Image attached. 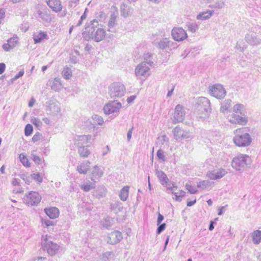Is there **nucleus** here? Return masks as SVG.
I'll return each instance as SVG.
<instances>
[{
	"mask_svg": "<svg viewBox=\"0 0 261 261\" xmlns=\"http://www.w3.org/2000/svg\"><path fill=\"white\" fill-rule=\"evenodd\" d=\"M98 25V21L94 19L91 22V24L85 28V31L83 32V35L86 40L89 41L91 39L95 42H98L105 38L106 32L103 29H96Z\"/></svg>",
	"mask_w": 261,
	"mask_h": 261,
	"instance_id": "1",
	"label": "nucleus"
},
{
	"mask_svg": "<svg viewBox=\"0 0 261 261\" xmlns=\"http://www.w3.org/2000/svg\"><path fill=\"white\" fill-rule=\"evenodd\" d=\"M245 128H239L235 130L236 136L233 137L234 143L239 147H246L250 145L252 138L250 135L244 133Z\"/></svg>",
	"mask_w": 261,
	"mask_h": 261,
	"instance_id": "2",
	"label": "nucleus"
},
{
	"mask_svg": "<svg viewBox=\"0 0 261 261\" xmlns=\"http://www.w3.org/2000/svg\"><path fill=\"white\" fill-rule=\"evenodd\" d=\"M251 163V159L248 155L240 154L233 159L231 166L237 171H243Z\"/></svg>",
	"mask_w": 261,
	"mask_h": 261,
	"instance_id": "3",
	"label": "nucleus"
},
{
	"mask_svg": "<svg viewBox=\"0 0 261 261\" xmlns=\"http://www.w3.org/2000/svg\"><path fill=\"white\" fill-rule=\"evenodd\" d=\"M125 92V86L119 82L113 83L109 87V94L112 98L121 97L124 96Z\"/></svg>",
	"mask_w": 261,
	"mask_h": 261,
	"instance_id": "4",
	"label": "nucleus"
},
{
	"mask_svg": "<svg viewBox=\"0 0 261 261\" xmlns=\"http://www.w3.org/2000/svg\"><path fill=\"white\" fill-rule=\"evenodd\" d=\"M153 64L151 60L143 61L138 64L135 68V74L137 76L147 77L150 75V68Z\"/></svg>",
	"mask_w": 261,
	"mask_h": 261,
	"instance_id": "5",
	"label": "nucleus"
},
{
	"mask_svg": "<svg viewBox=\"0 0 261 261\" xmlns=\"http://www.w3.org/2000/svg\"><path fill=\"white\" fill-rule=\"evenodd\" d=\"M42 247L44 250L51 256H54L58 252L59 246L51 241H49L47 238V236L45 237H42Z\"/></svg>",
	"mask_w": 261,
	"mask_h": 261,
	"instance_id": "6",
	"label": "nucleus"
},
{
	"mask_svg": "<svg viewBox=\"0 0 261 261\" xmlns=\"http://www.w3.org/2000/svg\"><path fill=\"white\" fill-rule=\"evenodd\" d=\"M162 35L161 33H156L152 35L153 43L159 49H164L168 47L169 39L165 38L161 39Z\"/></svg>",
	"mask_w": 261,
	"mask_h": 261,
	"instance_id": "7",
	"label": "nucleus"
},
{
	"mask_svg": "<svg viewBox=\"0 0 261 261\" xmlns=\"http://www.w3.org/2000/svg\"><path fill=\"white\" fill-rule=\"evenodd\" d=\"M211 94L218 99L223 98L226 95V91L221 84H215L210 88Z\"/></svg>",
	"mask_w": 261,
	"mask_h": 261,
	"instance_id": "8",
	"label": "nucleus"
},
{
	"mask_svg": "<svg viewBox=\"0 0 261 261\" xmlns=\"http://www.w3.org/2000/svg\"><path fill=\"white\" fill-rule=\"evenodd\" d=\"M186 112L184 107L180 105L176 106L173 117V123H177L182 122L185 117Z\"/></svg>",
	"mask_w": 261,
	"mask_h": 261,
	"instance_id": "9",
	"label": "nucleus"
},
{
	"mask_svg": "<svg viewBox=\"0 0 261 261\" xmlns=\"http://www.w3.org/2000/svg\"><path fill=\"white\" fill-rule=\"evenodd\" d=\"M174 139L177 141L188 139L190 137L189 132L182 129L179 125L174 127L172 130Z\"/></svg>",
	"mask_w": 261,
	"mask_h": 261,
	"instance_id": "10",
	"label": "nucleus"
},
{
	"mask_svg": "<svg viewBox=\"0 0 261 261\" xmlns=\"http://www.w3.org/2000/svg\"><path fill=\"white\" fill-rule=\"evenodd\" d=\"M122 107L120 102L111 101L106 104L103 107V111L106 114L117 113Z\"/></svg>",
	"mask_w": 261,
	"mask_h": 261,
	"instance_id": "11",
	"label": "nucleus"
},
{
	"mask_svg": "<svg viewBox=\"0 0 261 261\" xmlns=\"http://www.w3.org/2000/svg\"><path fill=\"white\" fill-rule=\"evenodd\" d=\"M173 39L176 41H182L186 39L188 36L185 30L182 28H174L171 31Z\"/></svg>",
	"mask_w": 261,
	"mask_h": 261,
	"instance_id": "12",
	"label": "nucleus"
},
{
	"mask_svg": "<svg viewBox=\"0 0 261 261\" xmlns=\"http://www.w3.org/2000/svg\"><path fill=\"white\" fill-rule=\"evenodd\" d=\"M245 40L250 45L257 46L261 44V39L255 32H250L247 33L245 37Z\"/></svg>",
	"mask_w": 261,
	"mask_h": 261,
	"instance_id": "13",
	"label": "nucleus"
},
{
	"mask_svg": "<svg viewBox=\"0 0 261 261\" xmlns=\"http://www.w3.org/2000/svg\"><path fill=\"white\" fill-rule=\"evenodd\" d=\"M198 105L199 109H203L205 112V117H206L211 112V103L208 98L205 97H199Z\"/></svg>",
	"mask_w": 261,
	"mask_h": 261,
	"instance_id": "14",
	"label": "nucleus"
},
{
	"mask_svg": "<svg viewBox=\"0 0 261 261\" xmlns=\"http://www.w3.org/2000/svg\"><path fill=\"white\" fill-rule=\"evenodd\" d=\"M240 114H232L229 117V121L232 123L244 125L248 122V118L244 115L240 116Z\"/></svg>",
	"mask_w": 261,
	"mask_h": 261,
	"instance_id": "15",
	"label": "nucleus"
},
{
	"mask_svg": "<svg viewBox=\"0 0 261 261\" xmlns=\"http://www.w3.org/2000/svg\"><path fill=\"white\" fill-rule=\"evenodd\" d=\"M93 139L90 135H81L77 136L75 138V144L79 147L81 146L88 145V143H91V140Z\"/></svg>",
	"mask_w": 261,
	"mask_h": 261,
	"instance_id": "16",
	"label": "nucleus"
},
{
	"mask_svg": "<svg viewBox=\"0 0 261 261\" xmlns=\"http://www.w3.org/2000/svg\"><path fill=\"white\" fill-rule=\"evenodd\" d=\"M27 203L32 205H35L38 204L41 199L40 195L36 192H30L27 196Z\"/></svg>",
	"mask_w": 261,
	"mask_h": 261,
	"instance_id": "17",
	"label": "nucleus"
},
{
	"mask_svg": "<svg viewBox=\"0 0 261 261\" xmlns=\"http://www.w3.org/2000/svg\"><path fill=\"white\" fill-rule=\"evenodd\" d=\"M121 233L119 231H115L110 233L108 236V243L110 244H116L122 239Z\"/></svg>",
	"mask_w": 261,
	"mask_h": 261,
	"instance_id": "18",
	"label": "nucleus"
},
{
	"mask_svg": "<svg viewBox=\"0 0 261 261\" xmlns=\"http://www.w3.org/2000/svg\"><path fill=\"white\" fill-rule=\"evenodd\" d=\"M48 7L55 12L61 11L62 5L60 0H46Z\"/></svg>",
	"mask_w": 261,
	"mask_h": 261,
	"instance_id": "19",
	"label": "nucleus"
},
{
	"mask_svg": "<svg viewBox=\"0 0 261 261\" xmlns=\"http://www.w3.org/2000/svg\"><path fill=\"white\" fill-rule=\"evenodd\" d=\"M226 172L224 169H220L217 171H213L212 172L209 173L207 174V177L211 179L215 180L217 179H220L223 177L226 174Z\"/></svg>",
	"mask_w": 261,
	"mask_h": 261,
	"instance_id": "20",
	"label": "nucleus"
},
{
	"mask_svg": "<svg viewBox=\"0 0 261 261\" xmlns=\"http://www.w3.org/2000/svg\"><path fill=\"white\" fill-rule=\"evenodd\" d=\"M177 187L176 186H175L174 184H173L172 187H168L167 190H169L172 192V194L175 196V199L176 201H181L182 198L185 195L186 192L184 191H180L179 193L178 194L177 192H175V191L176 190Z\"/></svg>",
	"mask_w": 261,
	"mask_h": 261,
	"instance_id": "21",
	"label": "nucleus"
},
{
	"mask_svg": "<svg viewBox=\"0 0 261 261\" xmlns=\"http://www.w3.org/2000/svg\"><path fill=\"white\" fill-rule=\"evenodd\" d=\"M46 214L51 219H56L59 215V210L56 207H50L45 209Z\"/></svg>",
	"mask_w": 261,
	"mask_h": 261,
	"instance_id": "22",
	"label": "nucleus"
},
{
	"mask_svg": "<svg viewBox=\"0 0 261 261\" xmlns=\"http://www.w3.org/2000/svg\"><path fill=\"white\" fill-rule=\"evenodd\" d=\"M103 170L97 166H95L91 173V180L95 182V180L98 179L103 175Z\"/></svg>",
	"mask_w": 261,
	"mask_h": 261,
	"instance_id": "23",
	"label": "nucleus"
},
{
	"mask_svg": "<svg viewBox=\"0 0 261 261\" xmlns=\"http://www.w3.org/2000/svg\"><path fill=\"white\" fill-rule=\"evenodd\" d=\"M132 8L126 5L123 3L120 7V12L121 15L124 17H127L129 16L132 13Z\"/></svg>",
	"mask_w": 261,
	"mask_h": 261,
	"instance_id": "24",
	"label": "nucleus"
},
{
	"mask_svg": "<svg viewBox=\"0 0 261 261\" xmlns=\"http://www.w3.org/2000/svg\"><path fill=\"white\" fill-rule=\"evenodd\" d=\"M91 163L89 161L83 162L77 166V171L81 174H86L90 168Z\"/></svg>",
	"mask_w": 261,
	"mask_h": 261,
	"instance_id": "25",
	"label": "nucleus"
},
{
	"mask_svg": "<svg viewBox=\"0 0 261 261\" xmlns=\"http://www.w3.org/2000/svg\"><path fill=\"white\" fill-rule=\"evenodd\" d=\"M214 13L213 11L207 10L200 12L196 16L197 20H205L208 19L213 15Z\"/></svg>",
	"mask_w": 261,
	"mask_h": 261,
	"instance_id": "26",
	"label": "nucleus"
},
{
	"mask_svg": "<svg viewBox=\"0 0 261 261\" xmlns=\"http://www.w3.org/2000/svg\"><path fill=\"white\" fill-rule=\"evenodd\" d=\"M231 100L230 99L225 100L221 104L220 111L223 113L229 112L230 111Z\"/></svg>",
	"mask_w": 261,
	"mask_h": 261,
	"instance_id": "27",
	"label": "nucleus"
},
{
	"mask_svg": "<svg viewBox=\"0 0 261 261\" xmlns=\"http://www.w3.org/2000/svg\"><path fill=\"white\" fill-rule=\"evenodd\" d=\"M110 209L116 214H117L118 212L122 211L123 207L122 203L117 201L111 204Z\"/></svg>",
	"mask_w": 261,
	"mask_h": 261,
	"instance_id": "28",
	"label": "nucleus"
},
{
	"mask_svg": "<svg viewBox=\"0 0 261 261\" xmlns=\"http://www.w3.org/2000/svg\"><path fill=\"white\" fill-rule=\"evenodd\" d=\"M49 114L52 115H57L60 112V107L59 103H52L49 106Z\"/></svg>",
	"mask_w": 261,
	"mask_h": 261,
	"instance_id": "29",
	"label": "nucleus"
},
{
	"mask_svg": "<svg viewBox=\"0 0 261 261\" xmlns=\"http://www.w3.org/2000/svg\"><path fill=\"white\" fill-rule=\"evenodd\" d=\"M214 182L208 180H204L197 184V188L200 190H204L212 187Z\"/></svg>",
	"mask_w": 261,
	"mask_h": 261,
	"instance_id": "30",
	"label": "nucleus"
},
{
	"mask_svg": "<svg viewBox=\"0 0 261 261\" xmlns=\"http://www.w3.org/2000/svg\"><path fill=\"white\" fill-rule=\"evenodd\" d=\"M156 175H157L162 185H165L167 184L168 181V178L163 171L156 170Z\"/></svg>",
	"mask_w": 261,
	"mask_h": 261,
	"instance_id": "31",
	"label": "nucleus"
},
{
	"mask_svg": "<svg viewBox=\"0 0 261 261\" xmlns=\"http://www.w3.org/2000/svg\"><path fill=\"white\" fill-rule=\"evenodd\" d=\"M89 145L81 146L78 148V152L82 158H87L90 153V151L88 149Z\"/></svg>",
	"mask_w": 261,
	"mask_h": 261,
	"instance_id": "32",
	"label": "nucleus"
},
{
	"mask_svg": "<svg viewBox=\"0 0 261 261\" xmlns=\"http://www.w3.org/2000/svg\"><path fill=\"white\" fill-rule=\"evenodd\" d=\"M61 80L59 77H56L51 86V89L56 91H58L62 88Z\"/></svg>",
	"mask_w": 261,
	"mask_h": 261,
	"instance_id": "33",
	"label": "nucleus"
},
{
	"mask_svg": "<svg viewBox=\"0 0 261 261\" xmlns=\"http://www.w3.org/2000/svg\"><path fill=\"white\" fill-rule=\"evenodd\" d=\"M129 192V187L124 186L120 191L119 193V197L121 200L125 201L126 200Z\"/></svg>",
	"mask_w": 261,
	"mask_h": 261,
	"instance_id": "34",
	"label": "nucleus"
},
{
	"mask_svg": "<svg viewBox=\"0 0 261 261\" xmlns=\"http://www.w3.org/2000/svg\"><path fill=\"white\" fill-rule=\"evenodd\" d=\"M46 37L47 34L45 32H40L37 34H34L33 39L35 43H40L44 39L46 38Z\"/></svg>",
	"mask_w": 261,
	"mask_h": 261,
	"instance_id": "35",
	"label": "nucleus"
},
{
	"mask_svg": "<svg viewBox=\"0 0 261 261\" xmlns=\"http://www.w3.org/2000/svg\"><path fill=\"white\" fill-rule=\"evenodd\" d=\"M252 241L254 244H258L261 241V231L257 230L252 233Z\"/></svg>",
	"mask_w": 261,
	"mask_h": 261,
	"instance_id": "36",
	"label": "nucleus"
},
{
	"mask_svg": "<svg viewBox=\"0 0 261 261\" xmlns=\"http://www.w3.org/2000/svg\"><path fill=\"white\" fill-rule=\"evenodd\" d=\"M118 16V12H113L111 13L110 18L108 22L109 28H113L116 24V19Z\"/></svg>",
	"mask_w": 261,
	"mask_h": 261,
	"instance_id": "37",
	"label": "nucleus"
},
{
	"mask_svg": "<svg viewBox=\"0 0 261 261\" xmlns=\"http://www.w3.org/2000/svg\"><path fill=\"white\" fill-rule=\"evenodd\" d=\"M186 27L187 30L192 33H195L199 29V25L196 22H188Z\"/></svg>",
	"mask_w": 261,
	"mask_h": 261,
	"instance_id": "38",
	"label": "nucleus"
},
{
	"mask_svg": "<svg viewBox=\"0 0 261 261\" xmlns=\"http://www.w3.org/2000/svg\"><path fill=\"white\" fill-rule=\"evenodd\" d=\"M114 256V253L112 251H107L103 253L100 256V259L102 261H110V259Z\"/></svg>",
	"mask_w": 261,
	"mask_h": 261,
	"instance_id": "39",
	"label": "nucleus"
},
{
	"mask_svg": "<svg viewBox=\"0 0 261 261\" xmlns=\"http://www.w3.org/2000/svg\"><path fill=\"white\" fill-rule=\"evenodd\" d=\"M62 73L63 77L66 80H68L72 76L71 70L68 67H65L63 69Z\"/></svg>",
	"mask_w": 261,
	"mask_h": 261,
	"instance_id": "40",
	"label": "nucleus"
},
{
	"mask_svg": "<svg viewBox=\"0 0 261 261\" xmlns=\"http://www.w3.org/2000/svg\"><path fill=\"white\" fill-rule=\"evenodd\" d=\"M225 6V3L223 0H219L215 2L214 4L210 6L211 8H215L220 9L224 8Z\"/></svg>",
	"mask_w": 261,
	"mask_h": 261,
	"instance_id": "41",
	"label": "nucleus"
},
{
	"mask_svg": "<svg viewBox=\"0 0 261 261\" xmlns=\"http://www.w3.org/2000/svg\"><path fill=\"white\" fill-rule=\"evenodd\" d=\"M81 188L85 192H89L91 189L94 188V186L91 182H89L86 184L82 185Z\"/></svg>",
	"mask_w": 261,
	"mask_h": 261,
	"instance_id": "42",
	"label": "nucleus"
},
{
	"mask_svg": "<svg viewBox=\"0 0 261 261\" xmlns=\"http://www.w3.org/2000/svg\"><path fill=\"white\" fill-rule=\"evenodd\" d=\"M39 17L43 20L49 22L50 20V17L49 14L46 12H40L39 13Z\"/></svg>",
	"mask_w": 261,
	"mask_h": 261,
	"instance_id": "43",
	"label": "nucleus"
},
{
	"mask_svg": "<svg viewBox=\"0 0 261 261\" xmlns=\"http://www.w3.org/2000/svg\"><path fill=\"white\" fill-rule=\"evenodd\" d=\"M19 158L21 162L23 164V165L25 167H29L30 164L29 163V161L26 156L23 154L21 153L19 155Z\"/></svg>",
	"mask_w": 261,
	"mask_h": 261,
	"instance_id": "44",
	"label": "nucleus"
},
{
	"mask_svg": "<svg viewBox=\"0 0 261 261\" xmlns=\"http://www.w3.org/2000/svg\"><path fill=\"white\" fill-rule=\"evenodd\" d=\"M33 130V126L30 124H28L24 129V134L26 136H30Z\"/></svg>",
	"mask_w": 261,
	"mask_h": 261,
	"instance_id": "45",
	"label": "nucleus"
},
{
	"mask_svg": "<svg viewBox=\"0 0 261 261\" xmlns=\"http://www.w3.org/2000/svg\"><path fill=\"white\" fill-rule=\"evenodd\" d=\"M243 106L241 104H237L234 106L233 108V114H242L241 110L243 109Z\"/></svg>",
	"mask_w": 261,
	"mask_h": 261,
	"instance_id": "46",
	"label": "nucleus"
},
{
	"mask_svg": "<svg viewBox=\"0 0 261 261\" xmlns=\"http://www.w3.org/2000/svg\"><path fill=\"white\" fill-rule=\"evenodd\" d=\"M92 118L94 122H97L98 125H101L103 123V119L100 116L95 115L93 116Z\"/></svg>",
	"mask_w": 261,
	"mask_h": 261,
	"instance_id": "47",
	"label": "nucleus"
},
{
	"mask_svg": "<svg viewBox=\"0 0 261 261\" xmlns=\"http://www.w3.org/2000/svg\"><path fill=\"white\" fill-rule=\"evenodd\" d=\"M32 178L40 183L42 181V178L41 177L39 173H35L31 175Z\"/></svg>",
	"mask_w": 261,
	"mask_h": 261,
	"instance_id": "48",
	"label": "nucleus"
},
{
	"mask_svg": "<svg viewBox=\"0 0 261 261\" xmlns=\"http://www.w3.org/2000/svg\"><path fill=\"white\" fill-rule=\"evenodd\" d=\"M20 177L25 181V182L28 185H29L32 181V176H27L25 174H23L21 175Z\"/></svg>",
	"mask_w": 261,
	"mask_h": 261,
	"instance_id": "49",
	"label": "nucleus"
},
{
	"mask_svg": "<svg viewBox=\"0 0 261 261\" xmlns=\"http://www.w3.org/2000/svg\"><path fill=\"white\" fill-rule=\"evenodd\" d=\"M186 188L187 189L191 194H196L197 192V190L196 188L191 185L188 184L186 185Z\"/></svg>",
	"mask_w": 261,
	"mask_h": 261,
	"instance_id": "50",
	"label": "nucleus"
},
{
	"mask_svg": "<svg viewBox=\"0 0 261 261\" xmlns=\"http://www.w3.org/2000/svg\"><path fill=\"white\" fill-rule=\"evenodd\" d=\"M102 225L107 228H109L111 226V222H110V218H107L102 221Z\"/></svg>",
	"mask_w": 261,
	"mask_h": 261,
	"instance_id": "51",
	"label": "nucleus"
},
{
	"mask_svg": "<svg viewBox=\"0 0 261 261\" xmlns=\"http://www.w3.org/2000/svg\"><path fill=\"white\" fill-rule=\"evenodd\" d=\"M156 155H157V156L158 157V158L160 160H161L162 161L164 162L165 161V155H164V152L162 150L159 149L157 151Z\"/></svg>",
	"mask_w": 261,
	"mask_h": 261,
	"instance_id": "52",
	"label": "nucleus"
},
{
	"mask_svg": "<svg viewBox=\"0 0 261 261\" xmlns=\"http://www.w3.org/2000/svg\"><path fill=\"white\" fill-rule=\"evenodd\" d=\"M42 225H45L46 227L53 226L54 225L53 221L46 219H42L41 220Z\"/></svg>",
	"mask_w": 261,
	"mask_h": 261,
	"instance_id": "53",
	"label": "nucleus"
},
{
	"mask_svg": "<svg viewBox=\"0 0 261 261\" xmlns=\"http://www.w3.org/2000/svg\"><path fill=\"white\" fill-rule=\"evenodd\" d=\"M31 121L36 127H41L42 125V122L37 118H32Z\"/></svg>",
	"mask_w": 261,
	"mask_h": 261,
	"instance_id": "54",
	"label": "nucleus"
},
{
	"mask_svg": "<svg viewBox=\"0 0 261 261\" xmlns=\"http://www.w3.org/2000/svg\"><path fill=\"white\" fill-rule=\"evenodd\" d=\"M7 42L10 44V46L13 49L16 46L17 41L15 38H11L8 40Z\"/></svg>",
	"mask_w": 261,
	"mask_h": 261,
	"instance_id": "55",
	"label": "nucleus"
},
{
	"mask_svg": "<svg viewBox=\"0 0 261 261\" xmlns=\"http://www.w3.org/2000/svg\"><path fill=\"white\" fill-rule=\"evenodd\" d=\"M158 226H159L156 229V233L158 234H159L165 230L166 226V223H164L163 224H159V225Z\"/></svg>",
	"mask_w": 261,
	"mask_h": 261,
	"instance_id": "56",
	"label": "nucleus"
},
{
	"mask_svg": "<svg viewBox=\"0 0 261 261\" xmlns=\"http://www.w3.org/2000/svg\"><path fill=\"white\" fill-rule=\"evenodd\" d=\"M31 159L37 164H40L41 162V159L39 156L34 154H31Z\"/></svg>",
	"mask_w": 261,
	"mask_h": 261,
	"instance_id": "57",
	"label": "nucleus"
},
{
	"mask_svg": "<svg viewBox=\"0 0 261 261\" xmlns=\"http://www.w3.org/2000/svg\"><path fill=\"white\" fill-rule=\"evenodd\" d=\"M98 190L99 191L100 194H95V196L98 197V198H100L102 197H103L105 195V188H98Z\"/></svg>",
	"mask_w": 261,
	"mask_h": 261,
	"instance_id": "58",
	"label": "nucleus"
},
{
	"mask_svg": "<svg viewBox=\"0 0 261 261\" xmlns=\"http://www.w3.org/2000/svg\"><path fill=\"white\" fill-rule=\"evenodd\" d=\"M168 138L166 135H163L161 137L158 138V140L159 141H161L162 144H164V143L167 141Z\"/></svg>",
	"mask_w": 261,
	"mask_h": 261,
	"instance_id": "59",
	"label": "nucleus"
},
{
	"mask_svg": "<svg viewBox=\"0 0 261 261\" xmlns=\"http://www.w3.org/2000/svg\"><path fill=\"white\" fill-rule=\"evenodd\" d=\"M177 43L169 40V43L168 44V47H170L171 49L172 48H176L177 47Z\"/></svg>",
	"mask_w": 261,
	"mask_h": 261,
	"instance_id": "60",
	"label": "nucleus"
},
{
	"mask_svg": "<svg viewBox=\"0 0 261 261\" xmlns=\"http://www.w3.org/2000/svg\"><path fill=\"white\" fill-rule=\"evenodd\" d=\"M2 47L6 51H8L12 49L10 46V44L8 43L3 44Z\"/></svg>",
	"mask_w": 261,
	"mask_h": 261,
	"instance_id": "61",
	"label": "nucleus"
},
{
	"mask_svg": "<svg viewBox=\"0 0 261 261\" xmlns=\"http://www.w3.org/2000/svg\"><path fill=\"white\" fill-rule=\"evenodd\" d=\"M164 216L161 215L160 213L159 214L158 218L157 220V225H159L161 224L162 221L164 220Z\"/></svg>",
	"mask_w": 261,
	"mask_h": 261,
	"instance_id": "62",
	"label": "nucleus"
},
{
	"mask_svg": "<svg viewBox=\"0 0 261 261\" xmlns=\"http://www.w3.org/2000/svg\"><path fill=\"white\" fill-rule=\"evenodd\" d=\"M5 68H6L5 64L4 63H0V74H2L4 72V71L5 70Z\"/></svg>",
	"mask_w": 261,
	"mask_h": 261,
	"instance_id": "63",
	"label": "nucleus"
},
{
	"mask_svg": "<svg viewBox=\"0 0 261 261\" xmlns=\"http://www.w3.org/2000/svg\"><path fill=\"white\" fill-rule=\"evenodd\" d=\"M136 97V96L135 95H132L128 97L127 99V102L128 103L133 102L134 100L135 99Z\"/></svg>",
	"mask_w": 261,
	"mask_h": 261,
	"instance_id": "64",
	"label": "nucleus"
}]
</instances>
